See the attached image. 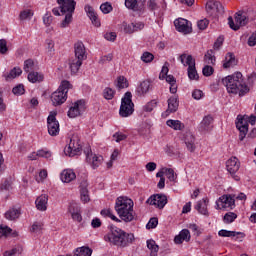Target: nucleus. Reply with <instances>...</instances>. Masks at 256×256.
<instances>
[{
    "label": "nucleus",
    "mask_w": 256,
    "mask_h": 256,
    "mask_svg": "<svg viewBox=\"0 0 256 256\" xmlns=\"http://www.w3.org/2000/svg\"><path fill=\"white\" fill-rule=\"evenodd\" d=\"M13 230L7 226L3 227V226H0V238L1 237H9V235H11V232Z\"/></svg>",
    "instance_id": "864d4df0"
},
{
    "label": "nucleus",
    "mask_w": 256,
    "mask_h": 256,
    "mask_svg": "<svg viewBox=\"0 0 256 256\" xmlns=\"http://www.w3.org/2000/svg\"><path fill=\"white\" fill-rule=\"evenodd\" d=\"M69 89H71V83L67 80H63L58 90L51 95V101L54 107L63 105V103L67 101V93L69 92Z\"/></svg>",
    "instance_id": "39448f33"
},
{
    "label": "nucleus",
    "mask_w": 256,
    "mask_h": 256,
    "mask_svg": "<svg viewBox=\"0 0 256 256\" xmlns=\"http://www.w3.org/2000/svg\"><path fill=\"white\" fill-rule=\"evenodd\" d=\"M182 65H184V67H192L194 66L195 67V59H193V56L191 55H188L187 54H181L180 57H179Z\"/></svg>",
    "instance_id": "72a5a7b5"
},
{
    "label": "nucleus",
    "mask_w": 256,
    "mask_h": 256,
    "mask_svg": "<svg viewBox=\"0 0 256 256\" xmlns=\"http://www.w3.org/2000/svg\"><path fill=\"white\" fill-rule=\"evenodd\" d=\"M84 154L86 156V163H89L94 169H97L103 163V156L93 154L91 146H88L84 149Z\"/></svg>",
    "instance_id": "1a4fd4ad"
},
{
    "label": "nucleus",
    "mask_w": 256,
    "mask_h": 256,
    "mask_svg": "<svg viewBox=\"0 0 256 256\" xmlns=\"http://www.w3.org/2000/svg\"><path fill=\"white\" fill-rule=\"evenodd\" d=\"M235 207V194H226L216 201V209H233Z\"/></svg>",
    "instance_id": "9d476101"
},
{
    "label": "nucleus",
    "mask_w": 256,
    "mask_h": 256,
    "mask_svg": "<svg viewBox=\"0 0 256 256\" xmlns=\"http://www.w3.org/2000/svg\"><path fill=\"white\" fill-rule=\"evenodd\" d=\"M237 219V214L235 212H228L224 215L223 221L226 224L233 223Z\"/></svg>",
    "instance_id": "c03bdc74"
},
{
    "label": "nucleus",
    "mask_w": 256,
    "mask_h": 256,
    "mask_svg": "<svg viewBox=\"0 0 256 256\" xmlns=\"http://www.w3.org/2000/svg\"><path fill=\"white\" fill-rule=\"evenodd\" d=\"M206 11L208 13H213V11H216V13H219V15H223V13H225V8H223V4H221V2L210 0L206 3Z\"/></svg>",
    "instance_id": "f3484780"
},
{
    "label": "nucleus",
    "mask_w": 256,
    "mask_h": 256,
    "mask_svg": "<svg viewBox=\"0 0 256 256\" xmlns=\"http://www.w3.org/2000/svg\"><path fill=\"white\" fill-rule=\"evenodd\" d=\"M248 45H249V47H255V45H256V32L253 33V34L249 37V39H248Z\"/></svg>",
    "instance_id": "774afa93"
},
{
    "label": "nucleus",
    "mask_w": 256,
    "mask_h": 256,
    "mask_svg": "<svg viewBox=\"0 0 256 256\" xmlns=\"http://www.w3.org/2000/svg\"><path fill=\"white\" fill-rule=\"evenodd\" d=\"M236 127L240 131L239 139L240 141H243V139L247 137V133L249 132V122H247L245 118H239L238 116V122L236 123Z\"/></svg>",
    "instance_id": "dca6fc26"
},
{
    "label": "nucleus",
    "mask_w": 256,
    "mask_h": 256,
    "mask_svg": "<svg viewBox=\"0 0 256 256\" xmlns=\"http://www.w3.org/2000/svg\"><path fill=\"white\" fill-rule=\"evenodd\" d=\"M149 205H154L158 209H163L167 205V196L164 194H154L148 200Z\"/></svg>",
    "instance_id": "4468645a"
},
{
    "label": "nucleus",
    "mask_w": 256,
    "mask_h": 256,
    "mask_svg": "<svg viewBox=\"0 0 256 256\" xmlns=\"http://www.w3.org/2000/svg\"><path fill=\"white\" fill-rule=\"evenodd\" d=\"M80 197L83 203H89V190L87 189V181H83L80 184Z\"/></svg>",
    "instance_id": "7c9ffc66"
},
{
    "label": "nucleus",
    "mask_w": 256,
    "mask_h": 256,
    "mask_svg": "<svg viewBox=\"0 0 256 256\" xmlns=\"http://www.w3.org/2000/svg\"><path fill=\"white\" fill-rule=\"evenodd\" d=\"M132 25L134 33H137V31H143V29H145V24L143 22H133Z\"/></svg>",
    "instance_id": "69168bd1"
},
{
    "label": "nucleus",
    "mask_w": 256,
    "mask_h": 256,
    "mask_svg": "<svg viewBox=\"0 0 256 256\" xmlns=\"http://www.w3.org/2000/svg\"><path fill=\"white\" fill-rule=\"evenodd\" d=\"M43 23L46 25V27H49L51 23H53V17L50 13H46L43 17Z\"/></svg>",
    "instance_id": "338daca9"
},
{
    "label": "nucleus",
    "mask_w": 256,
    "mask_h": 256,
    "mask_svg": "<svg viewBox=\"0 0 256 256\" xmlns=\"http://www.w3.org/2000/svg\"><path fill=\"white\" fill-rule=\"evenodd\" d=\"M155 107H157V101L152 100L144 106V111H146L147 113H151V111H153Z\"/></svg>",
    "instance_id": "603ef678"
},
{
    "label": "nucleus",
    "mask_w": 256,
    "mask_h": 256,
    "mask_svg": "<svg viewBox=\"0 0 256 256\" xmlns=\"http://www.w3.org/2000/svg\"><path fill=\"white\" fill-rule=\"evenodd\" d=\"M164 171L169 181H175V179H177V175H175V170H173V168H165Z\"/></svg>",
    "instance_id": "09e8293b"
},
{
    "label": "nucleus",
    "mask_w": 256,
    "mask_h": 256,
    "mask_svg": "<svg viewBox=\"0 0 256 256\" xmlns=\"http://www.w3.org/2000/svg\"><path fill=\"white\" fill-rule=\"evenodd\" d=\"M179 109V100L177 97L172 96L168 99V109L166 110V113H175Z\"/></svg>",
    "instance_id": "c85d7f7f"
},
{
    "label": "nucleus",
    "mask_w": 256,
    "mask_h": 256,
    "mask_svg": "<svg viewBox=\"0 0 256 256\" xmlns=\"http://www.w3.org/2000/svg\"><path fill=\"white\" fill-rule=\"evenodd\" d=\"M155 59V56L151 52H144L141 56L143 63H151Z\"/></svg>",
    "instance_id": "49530a36"
},
{
    "label": "nucleus",
    "mask_w": 256,
    "mask_h": 256,
    "mask_svg": "<svg viewBox=\"0 0 256 256\" xmlns=\"http://www.w3.org/2000/svg\"><path fill=\"white\" fill-rule=\"evenodd\" d=\"M228 17L229 27L233 29V31H239L241 27H245L249 23V17H247V13L245 12H237L234 17Z\"/></svg>",
    "instance_id": "0eeeda50"
},
{
    "label": "nucleus",
    "mask_w": 256,
    "mask_h": 256,
    "mask_svg": "<svg viewBox=\"0 0 256 256\" xmlns=\"http://www.w3.org/2000/svg\"><path fill=\"white\" fill-rule=\"evenodd\" d=\"M74 53L76 59H80L82 61H85L87 59V50L85 49V44L83 42L79 41L74 44Z\"/></svg>",
    "instance_id": "a211bd4d"
},
{
    "label": "nucleus",
    "mask_w": 256,
    "mask_h": 256,
    "mask_svg": "<svg viewBox=\"0 0 256 256\" xmlns=\"http://www.w3.org/2000/svg\"><path fill=\"white\" fill-rule=\"evenodd\" d=\"M77 175H75V172H73V170H63V172L61 173V181H63V183H71V181H73L74 179H76Z\"/></svg>",
    "instance_id": "2f4dec72"
},
{
    "label": "nucleus",
    "mask_w": 256,
    "mask_h": 256,
    "mask_svg": "<svg viewBox=\"0 0 256 256\" xmlns=\"http://www.w3.org/2000/svg\"><path fill=\"white\" fill-rule=\"evenodd\" d=\"M23 73L20 67H14L10 70L9 73H5L3 76L5 77L6 81H13V79H17Z\"/></svg>",
    "instance_id": "473e14b6"
},
{
    "label": "nucleus",
    "mask_w": 256,
    "mask_h": 256,
    "mask_svg": "<svg viewBox=\"0 0 256 256\" xmlns=\"http://www.w3.org/2000/svg\"><path fill=\"white\" fill-rule=\"evenodd\" d=\"M223 41H225V38L223 36H219L214 43L213 49L215 51H219V49H221V47L223 46Z\"/></svg>",
    "instance_id": "13d9d810"
},
{
    "label": "nucleus",
    "mask_w": 256,
    "mask_h": 256,
    "mask_svg": "<svg viewBox=\"0 0 256 256\" xmlns=\"http://www.w3.org/2000/svg\"><path fill=\"white\" fill-rule=\"evenodd\" d=\"M204 61L205 63H207V65H215V50L210 49L206 52V54L204 55Z\"/></svg>",
    "instance_id": "4c0bfd02"
},
{
    "label": "nucleus",
    "mask_w": 256,
    "mask_h": 256,
    "mask_svg": "<svg viewBox=\"0 0 256 256\" xmlns=\"http://www.w3.org/2000/svg\"><path fill=\"white\" fill-rule=\"evenodd\" d=\"M209 205V198H204L200 201L195 206V209H197L198 213L201 215H209V211L207 210V206Z\"/></svg>",
    "instance_id": "cd10ccee"
},
{
    "label": "nucleus",
    "mask_w": 256,
    "mask_h": 256,
    "mask_svg": "<svg viewBox=\"0 0 256 256\" xmlns=\"http://www.w3.org/2000/svg\"><path fill=\"white\" fill-rule=\"evenodd\" d=\"M207 27H209V20L203 19L198 21V28L200 29V31H205Z\"/></svg>",
    "instance_id": "0e129e2a"
},
{
    "label": "nucleus",
    "mask_w": 256,
    "mask_h": 256,
    "mask_svg": "<svg viewBox=\"0 0 256 256\" xmlns=\"http://www.w3.org/2000/svg\"><path fill=\"white\" fill-rule=\"evenodd\" d=\"M215 69H213L212 66L210 65H206L203 70H202V73L204 75V77H211V75H213Z\"/></svg>",
    "instance_id": "6e6d98bb"
},
{
    "label": "nucleus",
    "mask_w": 256,
    "mask_h": 256,
    "mask_svg": "<svg viewBox=\"0 0 256 256\" xmlns=\"http://www.w3.org/2000/svg\"><path fill=\"white\" fill-rule=\"evenodd\" d=\"M183 141L190 153H194L195 149L197 148L195 146V136H193V133L186 132L183 134Z\"/></svg>",
    "instance_id": "412c9836"
},
{
    "label": "nucleus",
    "mask_w": 256,
    "mask_h": 256,
    "mask_svg": "<svg viewBox=\"0 0 256 256\" xmlns=\"http://www.w3.org/2000/svg\"><path fill=\"white\" fill-rule=\"evenodd\" d=\"M57 112H50L47 118L48 133L52 137L59 135V121H57Z\"/></svg>",
    "instance_id": "9b49d317"
},
{
    "label": "nucleus",
    "mask_w": 256,
    "mask_h": 256,
    "mask_svg": "<svg viewBox=\"0 0 256 256\" xmlns=\"http://www.w3.org/2000/svg\"><path fill=\"white\" fill-rule=\"evenodd\" d=\"M43 79V75L38 72L33 71L28 74V81H30V83H41Z\"/></svg>",
    "instance_id": "58836bf2"
},
{
    "label": "nucleus",
    "mask_w": 256,
    "mask_h": 256,
    "mask_svg": "<svg viewBox=\"0 0 256 256\" xmlns=\"http://www.w3.org/2000/svg\"><path fill=\"white\" fill-rule=\"evenodd\" d=\"M85 109H87V104L85 100H78L74 103L72 107H70L68 111V117H70L71 119H75V117L83 115V113H85Z\"/></svg>",
    "instance_id": "f8f14e48"
},
{
    "label": "nucleus",
    "mask_w": 256,
    "mask_h": 256,
    "mask_svg": "<svg viewBox=\"0 0 256 256\" xmlns=\"http://www.w3.org/2000/svg\"><path fill=\"white\" fill-rule=\"evenodd\" d=\"M115 211L125 223H131L135 219L133 211V200L127 197H118L115 204Z\"/></svg>",
    "instance_id": "20e7f679"
},
{
    "label": "nucleus",
    "mask_w": 256,
    "mask_h": 256,
    "mask_svg": "<svg viewBox=\"0 0 256 256\" xmlns=\"http://www.w3.org/2000/svg\"><path fill=\"white\" fill-rule=\"evenodd\" d=\"M109 233L104 236V241L116 247H128L135 241L133 233H127L115 225L108 226Z\"/></svg>",
    "instance_id": "f257e3e1"
},
{
    "label": "nucleus",
    "mask_w": 256,
    "mask_h": 256,
    "mask_svg": "<svg viewBox=\"0 0 256 256\" xmlns=\"http://www.w3.org/2000/svg\"><path fill=\"white\" fill-rule=\"evenodd\" d=\"M174 25L177 31L180 33H189L191 31V26L187 19L179 18L174 21Z\"/></svg>",
    "instance_id": "6ab92c4d"
},
{
    "label": "nucleus",
    "mask_w": 256,
    "mask_h": 256,
    "mask_svg": "<svg viewBox=\"0 0 256 256\" xmlns=\"http://www.w3.org/2000/svg\"><path fill=\"white\" fill-rule=\"evenodd\" d=\"M179 235L184 239L185 241L189 242L191 241V232H189L188 229H183L180 231Z\"/></svg>",
    "instance_id": "bf43d9fd"
},
{
    "label": "nucleus",
    "mask_w": 256,
    "mask_h": 256,
    "mask_svg": "<svg viewBox=\"0 0 256 256\" xmlns=\"http://www.w3.org/2000/svg\"><path fill=\"white\" fill-rule=\"evenodd\" d=\"M104 99L111 100L115 97V90L111 88H105L103 91Z\"/></svg>",
    "instance_id": "3c124183"
},
{
    "label": "nucleus",
    "mask_w": 256,
    "mask_h": 256,
    "mask_svg": "<svg viewBox=\"0 0 256 256\" xmlns=\"http://www.w3.org/2000/svg\"><path fill=\"white\" fill-rule=\"evenodd\" d=\"M167 73H169V63L168 62H166L164 64V66L162 67V70L159 75V79H165V77L168 76Z\"/></svg>",
    "instance_id": "052dcab7"
},
{
    "label": "nucleus",
    "mask_w": 256,
    "mask_h": 256,
    "mask_svg": "<svg viewBox=\"0 0 256 256\" xmlns=\"http://www.w3.org/2000/svg\"><path fill=\"white\" fill-rule=\"evenodd\" d=\"M188 77L191 81H199V74L197 73V68H195V66L188 67Z\"/></svg>",
    "instance_id": "a19ab883"
},
{
    "label": "nucleus",
    "mask_w": 256,
    "mask_h": 256,
    "mask_svg": "<svg viewBox=\"0 0 256 256\" xmlns=\"http://www.w3.org/2000/svg\"><path fill=\"white\" fill-rule=\"evenodd\" d=\"M69 212L71 213L73 221H77L78 223H81L83 221V217L81 216V213L79 212V208L76 206H70Z\"/></svg>",
    "instance_id": "c9c22d12"
},
{
    "label": "nucleus",
    "mask_w": 256,
    "mask_h": 256,
    "mask_svg": "<svg viewBox=\"0 0 256 256\" xmlns=\"http://www.w3.org/2000/svg\"><path fill=\"white\" fill-rule=\"evenodd\" d=\"M84 9L90 21H92V24H94L95 27H101V20H99V16L97 15V12H95V9L91 5H86Z\"/></svg>",
    "instance_id": "aec40b11"
},
{
    "label": "nucleus",
    "mask_w": 256,
    "mask_h": 256,
    "mask_svg": "<svg viewBox=\"0 0 256 256\" xmlns=\"http://www.w3.org/2000/svg\"><path fill=\"white\" fill-rule=\"evenodd\" d=\"M147 247L151 253H159V245H157L155 240H147Z\"/></svg>",
    "instance_id": "a18cd8bd"
},
{
    "label": "nucleus",
    "mask_w": 256,
    "mask_h": 256,
    "mask_svg": "<svg viewBox=\"0 0 256 256\" xmlns=\"http://www.w3.org/2000/svg\"><path fill=\"white\" fill-rule=\"evenodd\" d=\"M12 92L14 95H23L25 93V86H23V84H19L12 89Z\"/></svg>",
    "instance_id": "5fc2aeb1"
},
{
    "label": "nucleus",
    "mask_w": 256,
    "mask_h": 256,
    "mask_svg": "<svg viewBox=\"0 0 256 256\" xmlns=\"http://www.w3.org/2000/svg\"><path fill=\"white\" fill-rule=\"evenodd\" d=\"M133 94L126 92L121 101L119 115L122 117H130L135 111V104L133 103Z\"/></svg>",
    "instance_id": "423d86ee"
},
{
    "label": "nucleus",
    "mask_w": 256,
    "mask_h": 256,
    "mask_svg": "<svg viewBox=\"0 0 256 256\" xmlns=\"http://www.w3.org/2000/svg\"><path fill=\"white\" fill-rule=\"evenodd\" d=\"M100 10L104 15H107L108 13H111L113 11V6L109 2H105L101 4Z\"/></svg>",
    "instance_id": "8fccbe9b"
},
{
    "label": "nucleus",
    "mask_w": 256,
    "mask_h": 256,
    "mask_svg": "<svg viewBox=\"0 0 256 256\" xmlns=\"http://www.w3.org/2000/svg\"><path fill=\"white\" fill-rule=\"evenodd\" d=\"M221 83L226 87L228 93H233L234 95H237L238 93L240 97L249 93V86L245 83V79H243V74L241 72H236L223 78Z\"/></svg>",
    "instance_id": "f03ea898"
},
{
    "label": "nucleus",
    "mask_w": 256,
    "mask_h": 256,
    "mask_svg": "<svg viewBox=\"0 0 256 256\" xmlns=\"http://www.w3.org/2000/svg\"><path fill=\"white\" fill-rule=\"evenodd\" d=\"M218 235L219 237H236L235 241H243L245 237V233L229 231V230H220L218 232Z\"/></svg>",
    "instance_id": "4be33fe9"
},
{
    "label": "nucleus",
    "mask_w": 256,
    "mask_h": 256,
    "mask_svg": "<svg viewBox=\"0 0 256 256\" xmlns=\"http://www.w3.org/2000/svg\"><path fill=\"white\" fill-rule=\"evenodd\" d=\"M116 87H118V89H127V87H129V82L127 81V78H125L124 76H119L117 78Z\"/></svg>",
    "instance_id": "79ce46f5"
},
{
    "label": "nucleus",
    "mask_w": 256,
    "mask_h": 256,
    "mask_svg": "<svg viewBox=\"0 0 256 256\" xmlns=\"http://www.w3.org/2000/svg\"><path fill=\"white\" fill-rule=\"evenodd\" d=\"M146 0H125V7L131 11H139L143 13L145 11Z\"/></svg>",
    "instance_id": "2eb2a0df"
},
{
    "label": "nucleus",
    "mask_w": 256,
    "mask_h": 256,
    "mask_svg": "<svg viewBox=\"0 0 256 256\" xmlns=\"http://www.w3.org/2000/svg\"><path fill=\"white\" fill-rule=\"evenodd\" d=\"M5 219L8 221H17L21 217V208L12 207L4 214Z\"/></svg>",
    "instance_id": "a878e982"
},
{
    "label": "nucleus",
    "mask_w": 256,
    "mask_h": 256,
    "mask_svg": "<svg viewBox=\"0 0 256 256\" xmlns=\"http://www.w3.org/2000/svg\"><path fill=\"white\" fill-rule=\"evenodd\" d=\"M81 65H83V60L79 59V58H71L69 61V67H70V71L71 73H78L79 69H81Z\"/></svg>",
    "instance_id": "c756f323"
},
{
    "label": "nucleus",
    "mask_w": 256,
    "mask_h": 256,
    "mask_svg": "<svg viewBox=\"0 0 256 256\" xmlns=\"http://www.w3.org/2000/svg\"><path fill=\"white\" fill-rule=\"evenodd\" d=\"M157 225H159V220L154 217L149 220V222L146 225V228L147 229H155V227H157Z\"/></svg>",
    "instance_id": "680f3d73"
},
{
    "label": "nucleus",
    "mask_w": 256,
    "mask_h": 256,
    "mask_svg": "<svg viewBox=\"0 0 256 256\" xmlns=\"http://www.w3.org/2000/svg\"><path fill=\"white\" fill-rule=\"evenodd\" d=\"M237 63L238 61L237 58H235V54L233 52H228L223 61V68L230 69V67H235Z\"/></svg>",
    "instance_id": "b1692460"
},
{
    "label": "nucleus",
    "mask_w": 256,
    "mask_h": 256,
    "mask_svg": "<svg viewBox=\"0 0 256 256\" xmlns=\"http://www.w3.org/2000/svg\"><path fill=\"white\" fill-rule=\"evenodd\" d=\"M122 26H123L124 33H127L128 35H131L134 33L133 23L127 24L124 22Z\"/></svg>",
    "instance_id": "4d7b16f0"
},
{
    "label": "nucleus",
    "mask_w": 256,
    "mask_h": 256,
    "mask_svg": "<svg viewBox=\"0 0 256 256\" xmlns=\"http://www.w3.org/2000/svg\"><path fill=\"white\" fill-rule=\"evenodd\" d=\"M24 71L25 73H30L35 71V62L32 59H28L24 62Z\"/></svg>",
    "instance_id": "37998d69"
},
{
    "label": "nucleus",
    "mask_w": 256,
    "mask_h": 256,
    "mask_svg": "<svg viewBox=\"0 0 256 256\" xmlns=\"http://www.w3.org/2000/svg\"><path fill=\"white\" fill-rule=\"evenodd\" d=\"M48 201H49V196L45 194L39 196L35 201L36 209H38V211H47Z\"/></svg>",
    "instance_id": "bb28decb"
},
{
    "label": "nucleus",
    "mask_w": 256,
    "mask_h": 256,
    "mask_svg": "<svg viewBox=\"0 0 256 256\" xmlns=\"http://www.w3.org/2000/svg\"><path fill=\"white\" fill-rule=\"evenodd\" d=\"M59 7L53 8L52 13L59 17V15H65L64 20L61 22L60 27L65 29L69 27L73 21V14L75 13V7L77 2L75 0H56Z\"/></svg>",
    "instance_id": "7ed1b4c3"
},
{
    "label": "nucleus",
    "mask_w": 256,
    "mask_h": 256,
    "mask_svg": "<svg viewBox=\"0 0 256 256\" xmlns=\"http://www.w3.org/2000/svg\"><path fill=\"white\" fill-rule=\"evenodd\" d=\"M93 254V250L87 246H82L77 248L74 252V256H91Z\"/></svg>",
    "instance_id": "e433bc0d"
},
{
    "label": "nucleus",
    "mask_w": 256,
    "mask_h": 256,
    "mask_svg": "<svg viewBox=\"0 0 256 256\" xmlns=\"http://www.w3.org/2000/svg\"><path fill=\"white\" fill-rule=\"evenodd\" d=\"M166 125L175 131H183L185 129V124L179 120H167Z\"/></svg>",
    "instance_id": "f704fd0d"
},
{
    "label": "nucleus",
    "mask_w": 256,
    "mask_h": 256,
    "mask_svg": "<svg viewBox=\"0 0 256 256\" xmlns=\"http://www.w3.org/2000/svg\"><path fill=\"white\" fill-rule=\"evenodd\" d=\"M213 129V116L207 115L199 125V131H211Z\"/></svg>",
    "instance_id": "5701e85b"
},
{
    "label": "nucleus",
    "mask_w": 256,
    "mask_h": 256,
    "mask_svg": "<svg viewBox=\"0 0 256 256\" xmlns=\"http://www.w3.org/2000/svg\"><path fill=\"white\" fill-rule=\"evenodd\" d=\"M7 51H9V48H7V40L1 39L0 40V53L2 55H5V53H7Z\"/></svg>",
    "instance_id": "e2e57ef3"
},
{
    "label": "nucleus",
    "mask_w": 256,
    "mask_h": 256,
    "mask_svg": "<svg viewBox=\"0 0 256 256\" xmlns=\"http://www.w3.org/2000/svg\"><path fill=\"white\" fill-rule=\"evenodd\" d=\"M79 135L73 134L70 137L68 147L64 149L65 155L68 157H75L78 153H81V143H80Z\"/></svg>",
    "instance_id": "6e6552de"
},
{
    "label": "nucleus",
    "mask_w": 256,
    "mask_h": 256,
    "mask_svg": "<svg viewBox=\"0 0 256 256\" xmlns=\"http://www.w3.org/2000/svg\"><path fill=\"white\" fill-rule=\"evenodd\" d=\"M100 213L102 217H109L110 219H112V221H116V223H121V220L117 218L115 215H113L111 209H103Z\"/></svg>",
    "instance_id": "ea45409f"
},
{
    "label": "nucleus",
    "mask_w": 256,
    "mask_h": 256,
    "mask_svg": "<svg viewBox=\"0 0 256 256\" xmlns=\"http://www.w3.org/2000/svg\"><path fill=\"white\" fill-rule=\"evenodd\" d=\"M32 15H33V10L26 9L20 12L19 17L21 21H25V19H31Z\"/></svg>",
    "instance_id": "de8ad7c7"
},
{
    "label": "nucleus",
    "mask_w": 256,
    "mask_h": 256,
    "mask_svg": "<svg viewBox=\"0 0 256 256\" xmlns=\"http://www.w3.org/2000/svg\"><path fill=\"white\" fill-rule=\"evenodd\" d=\"M239 167H241V163H239V159H237V157H231L226 162L227 171L235 181H239V176L235 175V173L239 171Z\"/></svg>",
    "instance_id": "ddd939ff"
},
{
    "label": "nucleus",
    "mask_w": 256,
    "mask_h": 256,
    "mask_svg": "<svg viewBox=\"0 0 256 256\" xmlns=\"http://www.w3.org/2000/svg\"><path fill=\"white\" fill-rule=\"evenodd\" d=\"M151 89V82L149 80L142 81L136 88V93L139 97L142 95H147Z\"/></svg>",
    "instance_id": "393cba45"
}]
</instances>
